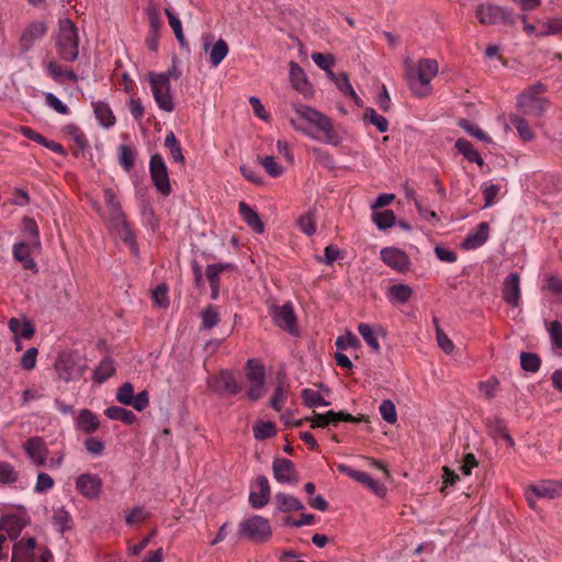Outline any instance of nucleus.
<instances>
[{
    "instance_id": "1",
    "label": "nucleus",
    "mask_w": 562,
    "mask_h": 562,
    "mask_svg": "<svg viewBox=\"0 0 562 562\" xmlns=\"http://www.w3.org/2000/svg\"><path fill=\"white\" fill-rule=\"evenodd\" d=\"M405 66L406 80L413 94L418 98L430 94V81L437 76L439 70L437 60L431 58L419 59L416 72L408 61L405 63Z\"/></svg>"
},
{
    "instance_id": "2",
    "label": "nucleus",
    "mask_w": 562,
    "mask_h": 562,
    "mask_svg": "<svg viewBox=\"0 0 562 562\" xmlns=\"http://www.w3.org/2000/svg\"><path fill=\"white\" fill-rule=\"evenodd\" d=\"M53 554L46 547H37L34 538H22L13 544L11 562H50Z\"/></svg>"
},
{
    "instance_id": "3",
    "label": "nucleus",
    "mask_w": 562,
    "mask_h": 562,
    "mask_svg": "<svg viewBox=\"0 0 562 562\" xmlns=\"http://www.w3.org/2000/svg\"><path fill=\"white\" fill-rule=\"evenodd\" d=\"M546 91L542 83L529 87L518 98V106L524 116L540 120L547 109V100L541 97Z\"/></svg>"
},
{
    "instance_id": "4",
    "label": "nucleus",
    "mask_w": 562,
    "mask_h": 562,
    "mask_svg": "<svg viewBox=\"0 0 562 562\" xmlns=\"http://www.w3.org/2000/svg\"><path fill=\"white\" fill-rule=\"evenodd\" d=\"M78 32L70 19L59 21V34L57 37V52L64 60L74 61L78 57Z\"/></svg>"
},
{
    "instance_id": "5",
    "label": "nucleus",
    "mask_w": 562,
    "mask_h": 562,
    "mask_svg": "<svg viewBox=\"0 0 562 562\" xmlns=\"http://www.w3.org/2000/svg\"><path fill=\"white\" fill-rule=\"evenodd\" d=\"M245 371L249 383L246 395L249 401L256 402L266 393V368L260 359L252 358L246 362Z\"/></svg>"
},
{
    "instance_id": "6",
    "label": "nucleus",
    "mask_w": 562,
    "mask_h": 562,
    "mask_svg": "<svg viewBox=\"0 0 562 562\" xmlns=\"http://www.w3.org/2000/svg\"><path fill=\"white\" fill-rule=\"evenodd\" d=\"M240 536L255 543H265L272 536L269 520L262 516L255 515L239 524Z\"/></svg>"
},
{
    "instance_id": "7",
    "label": "nucleus",
    "mask_w": 562,
    "mask_h": 562,
    "mask_svg": "<svg viewBox=\"0 0 562 562\" xmlns=\"http://www.w3.org/2000/svg\"><path fill=\"white\" fill-rule=\"evenodd\" d=\"M149 83L158 106L166 112H171L175 105L170 93V72H150Z\"/></svg>"
},
{
    "instance_id": "8",
    "label": "nucleus",
    "mask_w": 562,
    "mask_h": 562,
    "mask_svg": "<svg viewBox=\"0 0 562 562\" xmlns=\"http://www.w3.org/2000/svg\"><path fill=\"white\" fill-rule=\"evenodd\" d=\"M207 386L221 396H234L243 389L235 373L229 370H221L217 374L211 376L207 380Z\"/></svg>"
},
{
    "instance_id": "9",
    "label": "nucleus",
    "mask_w": 562,
    "mask_h": 562,
    "mask_svg": "<svg viewBox=\"0 0 562 562\" xmlns=\"http://www.w3.org/2000/svg\"><path fill=\"white\" fill-rule=\"evenodd\" d=\"M294 110L300 119L313 124L319 132H322L327 142L334 140L335 135L333 124L326 115L303 104H294Z\"/></svg>"
},
{
    "instance_id": "10",
    "label": "nucleus",
    "mask_w": 562,
    "mask_h": 562,
    "mask_svg": "<svg viewBox=\"0 0 562 562\" xmlns=\"http://www.w3.org/2000/svg\"><path fill=\"white\" fill-rule=\"evenodd\" d=\"M103 196L106 205V214L101 211V206L98 202L92 203V207L103 218H108L111 223L119 225L124 223L125 214L122 210L121 202L119 201L115 192L111 188L103 190Z\"/></svg>"
},
{
    "instance_id": "11",
    "label": "nucleus",
    "mask_w": 562,
    "mask_h": 562,
    "mask_svg": "<svg viewBox=\"0 0 562 562\" xmlns=\"http://www.w3.org/2000/svg\"><path fill=\"white\" fill-rule=\"evenodd\" d=\"M149 171L154 186L165 196L171 192L167 166L159 154L150 157Z\"/></svg>"
},
{
    "instance_id": "12",
    "label": "nucleus",
    "mask_w": 562,
    "mask_h": 562,
    "mask_svg": "<svg viewBox=\"0 0 562 562\" xmlns=\"http://www.w3.org/2000/svg\"><path fill=\"white\" fill-rule=\"evenodd\" d=\"M339 422H347V423H360V422H368V416L366 415H359L358 417L352 416L351 414L347 412H334L328 411L325 414H314L312 418H310L311 427L316 428L321 427L324 428L328 426L329 424L337 425Z\"/></svg>"
},
{
    "instance_id": "13",
    "label": "nucleus",
    "mask_w": 562,
    "mask_h": 562,
    "mask_svg": "<svg viewBox=\"0 0 562 562\" xmlns=\"http://www.w3.org/2000/svg\"><path fill=\"white\" fill-rule=\"evenodd\" d=\"M55 370L59 379L69 382L83 374V367L79 364L78 360L70 353L63 352L58 356L55 362Z\"/></svg>"
},
{
    "instance_id": "14",
    "label": "nucleus",
    "mask_w": 562,
    "mask_h": 562,
    "mask_svg": "<svg viewBox=\"0 0 562 562\" xmlns=\"http://www.w3.org/2000/svg\"><path fill=\"white\" fill-rule=\"evenodd\" d=\"M76 490L83 497L95 499L102 491V480L97 474L85 473L77 477Z\"/></svg>"
},
{
    "instance_id": "15",
    "label": "nucleus",
    "mask_w": 562,
    "mask_h": 562,
    "mask_svg": "<svg viewBox=\"0 0 562 562\" xmlns=\"http://www.w3.org/2000/svg\"><path fill=\"white\" fill-rule=\"evenodd\" d=\"M23 449L32 463L36 467H43L46 463L48 449L42 437L34 436L23 443Z\"/></svg>"
},
{
    "instance_id": "16",
    "label": "nucleus",
    "mask_w": 562,
    "mask_h": 562,
    "mask_svg": "<svg viewBox=\"0 0 562 562\" xmlns=\"http://www.w3.org/2000/svg\"><path fill=\"white\" fill-rule=\"evenodd\" d=\"M339 472L347 474L349 477L355 481L364 484L368 488H370L373 493H375L379 497H384L386 494V487L384 484H381L374 481L367 472L353 470L347 465L340 464L338 467Z\"/></svg>"
},
{
    "instance_id": "17",
    "label": "nucleus",
    "mask_w": 562,
    "mask_h": 562,
    "mask_svg": "<svg viewBox=\"0 0 562 562\" xmlns=\"http://www.w3.org/2000/svg\"><path fill=\"white\" fill-rule=\"evenodd\" d=\"M272 317L277 326L293 334L296 330V317L290 303L272 307Z\"/></svg>"
},
{
    "instance_id": "18",
    "label": "nucleus",
    "mask_w": 562,
    "mask_h": 562,
    "mask_svg": "<svg viewBox=\"0 0 562 562\" xmlns=\"http://www.w3.org/2000/svg\"><path fill=\"white\" fill-rule=\"evenodd\" d=\"M503 299L513 306L518 307L520 303V276L517 272L509 273L503 283Z\"/></svg>"
},
{
    "instance_id": "19",
    "label": "nucleus",
    "mask_w": 562,
    "mask_h": 562,
    "mask_svg": "<svg viewBox=\"0 0 562 562\" xmlns=\"http://www.w3.org/2000/svg\"><path fill=\"white\" fill-rule=\"evenodd\" d=\"M273 476L279 483H297V472L290 459H276L272 464Z\"/></svg>"
},
{
    "instance_id": "20",
    "label": "nucleus",
    "mask_w": 562,
    "mask_h": 562,
    "mask_svg": "<svg viewBox=\"0 0 562 562\" xmlns=\"http://www.w3.org/2000/svg\"><path fill=\"white\" fill-rule=\"evenodd\" d=\"M47 32L45 22L35 21L30 23L20 36V46L22 52H29L36 40L42 38Z\"/></svg>"
},
{
    "instance_id": "21",
    "label": "nucleus",
    "mask_w": 562,
    "mask_h": 562,
    "mask_svg": "<svg viewBox=\"0 0 562 562\" xmlns=\"http://www.w3.org/2000/svg\"><path fill=\"white\" fill-rule=\"evenodd\" d=\"M475 15L479 22L483 25H491L497 23L498 21L506 20L505 10L491 3L479 4L475 10Z\"/></svg>"
},
{
    "instance_id": "22",
    "label": "nucleus",
    "mask_w": 562,
    "mask_h": 562,
    "mask_svg": "<svg viewBox=\"0 0 562 562\" xmlns=\"http://www.w3.org/2000/svg\"><path fill=\"white\" fill-rule=\"evenodd\" d=\"M381 258L385 265L400 272H404L409 268V259L407 255L393 247H386L381 250Z\"/></svg>"
},
{
    "instance_id": "23",
    "label": "nucleus",
    "mask_w": 562,
    "mask_h": 562,
    "mask_svg": "<svg viewBox=\"0 0 562 562\" xmlns=\"http://www.w3.org/2000/svg\"><path fill=\"white\" fill-rule=\"evenodd\" d=\"M536 497L554 499L562 496V482L561 481H541L538 484H532L528 488Z\"/></svg>"
},
{
    "instance_id": "24",
    "label": "nucleus",
    "mask_w": 562,
    "mask_h": 562,
    "mask_svg": "<svg viewBox=\"0 0 562 562\" xmlns=\"http://www.w3.org/2000/svg\"><path fill=\"white\" fill-rule=\"evenodd\" d=\"M255 486L258 491L250 492L249 503L254 508H262L270 499V485L268 479L263 475L257 476Z\"/></svg>"
},
{
    "instance_id": "25",
    "label": "nucleus",
    "mask_w": 562,
    "mask_h": 562,
    "mask_svg": "<svg viewBox=\"0 0 562 562\" xmlns=\"http://www.w3.org/2000/svg\"><path fill=\"white\" fill-rule=\"evenodd\" d=\"M290 80L295 90L304 95L312 93V86L307 80L304 70L295 61H290Z\"/></svg>"
},
{
    "instance_id": "26",
    "label": "nucleus",
    "mask_w": 562,
    "mask_h": 562,
    "mask_svg": "<svg viewBox=\"0 0 562 562\" xmlns=\"http://www.w3.org/2000/svg\"><path fill=\"white\" fill-rule=\"evenodd\" d=\"M76 427L79 431L90 435L99 429L100 420L92 411L83 408L78 413Z\"/></svg>"
},
{
    "instance_id": "27",
    "label": "nucleus",
    "mask_w": 562,
    "mask_h": 562,
    "mask_svg": "<svg viewBox=\"0 0 562 562\" xmlns=\"http://www.w3.org/2000/svg\"><path fill=\"white\" fill-rule=\"evenodd\" d=\"M488 236L490 225L486 222H482L477 225L475 232L470 233L467 236L461 246L467 250L476 249L487 240Z\"/></svg>"
},
{
    "instance_id": "28",
    "label": "nucleus",
    "mask_w": 562,
    "mask_h": 562,
    "mask_svg": "<svg viewBox=\"0 0 562 562\" xmlns=\"http://www.w3.org/2000/svg\"><path fill=\"white\" fill-rule=\"evenodd\" d=\"M239 214L249 227L257 234H262L265 231L263 222L260 220L256 211H254L246 202H239Z\"/></svg>"
},
{
    "instance_id": "29",
    "label": "nucleus",
    "mask_w": 562,
    "mask_h": 562,
    "mask_svg": "<svg viewBox=\"0 0 562 562\" xmlns=\"http://www.w3.org/2000/svg\"><path fill=\"white\" fill-rule=\"evenodd\" d=\"M13 257L25 270L37 272V266L31 257L30 246L26 243H16L13 246Z\"/></svg>"
},
{
    "instance_id": "30",
    "label": "nucleus",
    "mask_w": 562,
    "mask_h": 562,
    "mask_svg": "<svg viewBox=\"0 0 562 562\" xmlns=\"http://www.w3.org/2000/svg\"><path fill=\"white\" fill-rule=\"evenodd\" d=\"M277 509L282 513L297 512L304 508L303 503L293 495L277 493L274 496Z\"/></svg>"
},
{
    "instance_id": "31",
    "label": "nucleus",
    "mask_w": 562,
    "mask_h": 562,
    "mask_svg": "<svg viewBox=\"0 0 562 562\" xmlns=\"http://www.w3.org/2000/svg\"><path fill=\"white\" fill-rule=\"evenodd\" d=\"M9 328L14 334L18 350L21 348L20 342L18 341L19 337L30 339L34 335V327L29 321L21 322L20 319L12 317L9 321Z\"/></svg>"
},
{
    "instance_id": "32",
    "label": "nucleus",
    "mask_w": 562,
    "mask_h": 562,
    "mask_svg": "<svg viewBox=\"0 0 562 562\" xmlns=\"http://www.w3.org/2000/svg\"><path fill=\"white\" fill-rule=\"evenodd\" d=\"M93 111L99 123L104 127H111L115 124V116L108 103L98 101L93 103Z\"/></svg>"
},
{
    "instance_id": "33",
    "label": "nucleus",
    "mask_w": 562,
    "mask_h": 562,
    "mask_svg": "<svg viewBox=\"0 0 562 562\" xmlns=\"http://www.w3.org/2000/svg\"><path fill=\"white\" fill-rule=\"evenodd\" d=\"M456 148L459 153H461L465 159L470 162H475L479 166L484 165V160L481 157L480 153L473 147V145L465 138H459L456 142Z\"/></svg>"
},
{
    "instance_id": "34",
    "label": "nucleus",
    "mask_w": 562,
    "mask_h": 562,
    "mask_svg": "<svg viewBox=\"0 0 562 562\" xmlns=\"http://www.w3.org/2000/svg\"><path fill=\"white\" fill-rule=\"evenodd\" d=\"M108 418L113 420H121L125 425H132L136 420V416L132 411L120 406H110L104 411Z\"/></svg>"
},
{
    "instance_id": "35",
    "label": "nucleus",
    "mask_w": 562,
    "mask_h": 562,
    "mask_svg": "<svg viewBox=\"0 0 562 562\" xmlns=\"http://www.w3.org/2000/svg\"><path fill=\"white\" fill-rule=\"evenodd\" d=\"M22 232L29 237V243L35 248L41 247L40 232L34 218L24 216L22 220Z\"/></svg>"
},
{
    "instance_id": "36",
    "label": "nucleus",
    "mask_w": 562,
    "mask_h": 562,
    "mask_svg": "<svg viewBox=\"0 0 562 562\" xmlns=\"http://www.w3.org/2000/svg\"><path fill=\"white\" fill-rule=\"evenodd\" d=\"M487 434L492 438L502 437L507 431V426L505 420L498 415L488 416L484 420Z\"/></svg>"
},
{
    "instance_id": "37",
    "label": "nucleus",
    "mask_w": 562,
    "mask_h": 562,
    "mask_svg": "<svg viewBox=\"0 0 562 562\" xmlns=\"http://www.w3.org/2000/svg\"><path fill=\"white\" fill-rule=\"evenodd\" d=\"M289 392V385L284 378H280L278 385L274 390L273 396L270 400V405L273 409L280 412L283 403L286 401Z\"/></svg>"
},
{
    "instance_id": "38",
    "label": "nucleus",
    "mask_w": 562,
    "mask_h": 562,
    "mask_svg": "<svg viewBox=\"0 0 562 562\" xmlns=\"http://www.w3.org/2000/svg\"><path fill=\"white\" fill-rule=\"evenodd\" d=\"M228 54V44L225 40L220 38L210 50V63L212 66H218Z\"/></svg>"
},
{
    "instance_id": "39",
    "label": "nucleus",
    "mask_w": 562,
    "mask_h": 562,
    "mask_svg": "<svg viewBox=\"0 0 562 562\" xmlns=\"http://www.w3.org/2000/svg\"><path fill=\"white\" fill-rule=\"evenodd\" d=\"M165 146L169 149L170 156L176 162L184 165L186 159L182 154L180 143L175 136L173 132H169V134L166 136Z\"/></svg>"
},
{
    "instance_id": "40",
    "label": "nucleus",
    "mask_w": 562,
    "mask_h": 562,
    "mask_svg": "<svg viewBox=\"0 0 562 562\" xmlns=\"http://www.w3.org/2000/svg\"><path fill=\"white\" fill-rule=\"evenodd\" d=\"M0 529L5 531L11 539H15L20 535L22 526L15 516H4L1 518Z\"/></svg>"
},
{
    "instance_id": "41",
    "label": "nucleus",
    "mask_w": 562,
    "mask_h": 562,
    "mask_svg": "<svg viewBox=\"0 0 562 562\" xmlns=\"http://www.w3.org/2000/svg\"><path fill=\"white\" fill-rule=\"evenodd\" d=\"M115 372L113 360L110 358H104L98 368L94 371V380L98 383H103L106 381L110 376H112Z\"/></svg>"
},
{
    "instance_id": "42",
    "label": "nucleus",
    "mask_w": 562,
    "mask_h": 562,
    "mask_svg": "<svg viewBox=\"0 0 562 562\" xmlns=\"http://www.w3.org/2000/svg\"><path fill=\"white\" fill-rule=\"evenodd\" d=\"M372 220L380 229H387L396 222V216L392 210L373 212Z\"/></svg>"
},
{
    "instance_id": "43",
    "label": "nucleus",
    "mask_w": 562,
    "mask_h": 562,
    "mask_svg": "<svg viewBox=\"0 0 562 562\" xmlns=\"http://www.w3.org/2000/svg\"><path fill=\"white\" fill-rule=\"evenodd\" d=\"M301 397L303 403L308 407L316 406H328L329 402H327L319 392L312 389H304L301 393Z\"/></svg>"
},
{
    "instance_id": "44",
    "label": "nucleus",
    "mask_w": 562,
    "mask_h": 562,
    "mask_svg": "<svg viewBox=\"0 0 562 562\" xmlns=\"http://www.w3.org/2000/svg\"><path fill=\"white\" fill-rule=\"evenodd\" d=\"M510 123L516 127L519 136L524 140L528 142V140H532L535 138V133L532 132L531 127L528 125L526 119L518 116V115H512Z\"/></svg>"
},
{
    "instance_id": "45",
    "label": "nucleus",
    "mask_w": 562,
    "mask_h": 562,
    "mask_svg": "<svg viewBox=\"0 0 562 562\" xmlns=\"http://www.w3.org/2000/svg\"><path fill=\"white\" fill-rule=\"evenodd\" d=\"M358 331L364 339V341L368 344V346L372 349L374 352H379L381 347L380 344L374 335L373 328L371 325L367 323H361L358 325Z\"/></svg>"
},
{
    "instance_id": "46",
    "label": "nucleus",
    "mask_w": 562,
    "mask_h": 562,
    "mask_svg": "<svg viewBox=\"0 0 562 562\" xmlns=\"http://www.w3.org/2000/svg\"><path fill=\"white\" fill-rule=\"evenodd\" d=\"M252 430L255 438L258 440L272 438L277 434L276 425L272 422H259Z\"/></svg>"
},
{
    "instance_id": "47",
    "label": "nucleus",
    "mask_w": 562,
    "mask_h": 562,
    "mask_svg": "<svg viewBox=\"0 0 562 562\" xmlns=\"http://www.w3.org/2000/svg\"><path fill=\"white\" fill-rule=\"evenodd\" d=\"M389 294L392 300L397 301L398 303H406L409 301L413 291L407 284H394L389 289Z\"/></svg>"
},
{
    "instance_id": "48",
    "label": "nucleus",
    "mask_w": 562,
    "mask_h": 562,
    "mask_svg": "<svg viewBox=\"0 0 562 562\" xmlns=\"http://www.w3.org/2000/svg\"><path fill=\"white\" fill-rule=\"evenodd\" d=\"M559 34H562V18H554L542 23L537 36L543 37Z\"/></svg>"
},
{
    "instance_id": "49",
    "label": "nucleus",
    "mask_w": 562,
    "mask_h": 562,
    "mask_svg": "<svg viewBox=\"0 0 562 562\" xmlns=\"http://www.w3.org/2000/svg\"><path fill=\"white\" fill-rule=\"evenodd\" d=\"M233 263H214L206 267V278L210 285L220 284V273L225 270H233Z\"/></svg>"
},
{
    "instance_id": "50",
    "label": "nucleus",
    "mask_w": 562,
    "mask_h": 562,
    "mask_svg": "<svg viewBox=\"0 0 562 562\" xmlns=\"http://www.w3.org/2000/svg\"><path fill=\"white\" fill-rule=\"evenodd\" d=\"M520 364L525 371L537 372L541 364V359L537 353L533 352H521Z\"/></svg>"
},
{
    "instance_id": "51",
    "label": "nucleus",
    "mask_w": 562,
    "mask_h": 562,
    "mask_svg": "<svg viewBox=\"0 0 562 562\" xmlns=\"http://www.w3.org/2000/svg\"><path fill=\"white\" fill-rule=\"evenodd\" d=\"M70 521L71 516L64 507H58L54 509L53 522L55 526H58L60 532L70 529Z\"/></svg>"
},
{
    "instance_id": "52",
    "label": "nucleus",
    "mask_w": 562,
    "mask_h": 562,
    "mask_svg": "<svg viewBox=\"0 0 562 562\" xmlns=\"http://www.w3.org/2000/svg\"><path fill=\"white\" fill-rule=\"evenodd\" d=\"M458 125L463 128L469 135L480 139L490 143L491 138L475 124L471 123L467 119H461L458 122Z\"/></svg>"
},
{
    "instance_id": "53",
    "label": "nucleus",
    "mask_w": 562,
    "mask_h": 562,
    "mask_svg": "<svg viewBox=\"0 0 562 562\" xmlns=\"http://www.w3.org/2000/svg\"><path fill=\"white\" fill-rule=\"evenodd\" d=\"M120 150V164L126 170L130 171L135 164V150L133 147L127 145H121Z\"/></svg>"
},
{
    "instance_id": "54",
    "label": "nucleus",
    "mask_w": 562,
    "mask_h": 562,
    "mask_svg": "<svg viewBox=\"0 0 562 562\" xmlns=\"http://www.w3.org/2000/svg\"><path fill=\"white\" fill-rule=\"evenodd\" d=\"M364 121H369L371 124L375 125V127L381 132L384 133L389 128V122L387 120L379 115L374 109L368 108L364 112Z\"/></svg>"
},
{
    "instance_id": "55",
    "label": "nucleus",
    "mask_w": 562,
    "mask_h": 562,
    "mask_svg": "<svg viewBox=\"0 0 562 562\" xmlns=\"http://www.w3.org/2000/svg\"><path fill=\"white\" fill-rule=\"evenodd\" d=\"M18 477V472L13 465L5 461H0V484L15 483Z\"/></svg>"
},
{
    "instance_id": "56",
    "label": "nucleus",
    "mask_w": 562,
    "mask_h": 562,
    "mask_svg": "<svg viewBox=\"0 0 562 562\" xmlns=\"http://www.w3.org/2000/svg\"><path fill=\"white\" fill-rule=\"evenodd\" d=\"M202 327L204 329H211L215 327L220 322V315L216 308L213 305H209L202 312Z\"/></svg>"
},
{
    "instance_id": "57",
    "label": "nucleus",
    "mask_w": 562,
    "mask_h": 562,
    "mask_svg": "<svg viewBox=\"0 0 562 562\" xmlns=\"http://www.w3.org/2000/svg\"><path fill=\"white\" fill-rule=\"evenodd\" d=\"M151 299L157 307L166 308L169 305L168 286L159 284L153 290Z\"/></svg>"
},
{
    "instance_id": "58",
    "label": "nucleus",
    "mask_w": 562,
    "mask_h": 562,
    "mask_svg": "<svg viewBox=\"0 0 562 562\" xmlns=\"http://www.w3.org/2000/svg\"><path fill=\"white\" fill-rule=\"evenodd\" d=\"M380 414L382 418L389 424H395L397 420V414L394 403L391 400H384L380 407Z\"/></svg>"
},
{
    "instance_id": "59",
    "label": "nucleus",
    "mask_w": 562,
    "mask_h": 562,
    "mask_svg": "<svg viewBox=\"0 0 562 562\" xmlns=\"http://www.w3.org/2000/svg\"><path fill=\"white\" fill-rule=\"evenodd\" d=\"M549 336L552 346L557 349H562V323L553 321L548 325Z\"/></svg>"
},
{
    "instance_id": "60",
    "label": "nucleus",
    "mask_w": 562,
    "mask_h": 562,
    "mask_svg": "<svg viewBox=\"0 0 562 562\" xmlns=\"http://www.w3.org/2000/svg\"><path fill=\"white\" fill-rule=\"evenodd\" d=\"M116 398L121 404L130 405L134 398V386L130 382L122 384L117 391Z\"/></svg>"
},
{
    "instance_id": "61",
    "label": "nucleus",
    "mask_w": 562,
    "mask_h": 562,
    "mask_svg": "<svg viewBox=\"0 0 562 562\" xmlns=\"http://www.w3.org/2000/svg\"><path fill=\"white\" fill-rule=\"evenodd\" d=\"M499 186L492 183H484L482 187V193L484 196V206L488 207L495 203L496 196L499 193Z\"/></svg>"
},
{
    "instance_id": "62",
    "label": "nucleus",
    "mask_w": 562,
    "mask_h": 562,
    "mask_svg": "<svg viewBox=\"0 0 562 562\" xmlns=\"http://www.w3.org/2000/svg\"><path fill=\"white\" fill-rule=\"evenodd\" d=\"M297 225L300 229L308 236H312L316 232L315 220L311 213L303 214L297 220Z\"/></svg>"
},
{
    "instance_id": "63",
    "label": "nucleus",
    "mask_w": 562,
    "mask_h": 562,
    "mask_svg": "<svg viewBox=\"0 0 562 562\" xmlns=\"http://www.w3.org/2000/svg\"><path fill=\"white\" fill-rule=\"evenodd\" d=\"M499 382L496 378H491L486 381H482L479 383V389L484 393L487 400H492L496 395V391L498 389Z\"/></svg>"
},
{
    "instance_id": "64",
    "label": "nucleus",
    "mask_w": 562,
    "mask_h": 562,
    "mask_svg": "<svg viewBox=\"0 0 562 562\" xmlns=\"http://www.w3.org/2000/svg\"><path fill=\"white\" fill-rule=\"evenodd\" d=\"M260 164L265 168L268 175L271 177H279L283 172V168L274 160V157L267 156L260 159Z\"/></svg>"
}]
</instances>
